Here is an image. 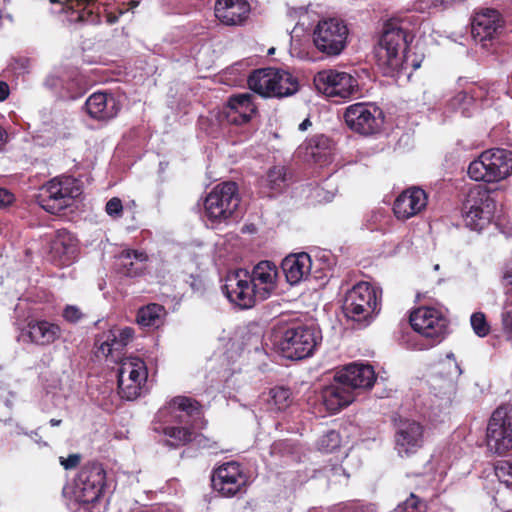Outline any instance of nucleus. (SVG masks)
Wrapping results in <instances>:
<instances>
[{
    "instance_id": "obj_57",
    "label": "nucleus",
    "mask_w": 512,
    "mask_h": 512,
    "mask_svg": "<svg viewBox=\"0 0 512 512\" xmlns=\"http://www.w3.org/2000/svg\"><path fill=\"white\" fill-rule=\"evenodd\" d=\"M312 126V122L310 121L309 118H306L304 119L300 124H299V127L298 129L300 131H306L309 127Z\"/></svg>"
},
{
    "instance_id": "obj_54",
    "label": "nucleus",
    "mask_w": 512,
    "mask_h": 512,
    "mask_svg": "<svg viewBox=\"0 0 512 512\" xmlns=\"http://www.w3.org/2000/svg\"><path fill=\"white\" fill-rule=\"evenodd\" d=\"M60 464L66 470H71L76 468L81 462L80 454H70L67 458L60 457Z\"/></svg>"
},
{
    "instance_id": "obj_53",
    "label": "nucleus",
    "mask_w": 512,
    "mask_h": 512,
    "mask_svg": "<svg viewBox=\"0 0 512 512\" xmlns=\"http://www.w3.org/2000/svg\"><path fill=\"white\" fill-rule=\"evenodd\" d=\"M464 90L470 97L472 103H474L477 100H482L486 96V90L480 86L475 85V84L470 85L469 87H467Z\"/></svg>"
},
{
    "instance_id": "obj_35",
    "label": "nucleus",
    "mask_w": 512,
    "mask_h": 512,
    "mask_svg": "<svg viewBox=\"0 0 512 512\" xmlns=\"http://www.w3.org/2000/svg\"><path fill=\"white\" fill-rule=\"evenodd\" d=\"M306 155L317 164L328 162L330 156V140L324 135H316L307 141Z\"/></svg>"
},
{
    "instance_id": "obj_24",
    "label": "nucleus",
    "mask_w": 512,
    "mask_h": 512,
    "mask_svg": "<svg viewBox=\"0 0 512 512\" xmlns=\"http://www.w3.org/2000/svg\"><path fill=\"white\" fill-rule=\"evenodd\" d=\"M27 335L32 343L48 346L61 337L62 329L57 323L45 319H30L27 322Z\"/></svg>"
},
{
    "instance_id": "obj_22",
    "label": "nucleus",
    "mask_w": 512,
    "mask_h": 512,
    "mask_svg": "<svg viewBox=\"0 0 512 512\" xmlns=\"http://www.w3.org/2000/svg\"><path fill=\"white\" fill-rule=\"evenodd\" d=\"M214 11L224 25L237 26L247 20L251 8L246 0H216Z\"/></svg>"
},
{
    "instance_id": "obj_23",
    "label": "nucleus",
    "mask_w": 512,
    "mask_h": 512,
    "mask_svg": "<svg viewBox=\"0 0 512 512\" xmlns=\"http://www.w3.org/2000/svg\"><path fill=\"white\" fill-rule=\"evenodd\" d=\"M257 112L250 93H239L229 97L226 117L230 124L241 126L250 122L252 115Z\"/></svg>"
},
{
    "instance_id": "obj_40",
    "label": "nucleus",
    "mask_w": 512,
    "mask_h": 512,
    "mask_svg": "<svg viewBox=\"0 0 512 512\" xmlns=\"http://www.w3.org/2000/svg\"><path fill=\"white\" fill-rule=\"evenodd\" d=\"M495 475L507 488L512 489V462L500 460L495 464Z\"/></svg>"
},
{
    "instance_id": "obj_11",
    "label": "nucleus",
    "mask_w": 512,
    "mask_h": 512,
    "mask_svg": "<svg viewBox=\"0 0 512 512\" xmlns=\"http://www.w3.org/2000/svg\"><path fill=\"white\" fill-rule=\"evenodd\" d=\"M240 204L238 185L227 181L216 185L204 200L206 217L212 222L230 218Z\"/></svg>"
},
{
    "instance_id": "obj_6",
    "label": "nucleus",
    "mask_w": 512,
    "mask_h": 512,
    "mask_svg": "<svg viewBox=\"0 0 512 512\" xmlns=\"http://www.w3.org/2000/svg\"><path fill=\"white\" fill-rule=\"evenodd\" d=\"M322 337L313 325H289L277 341L282 355L291 360H302L313 355Z\"/></svg>"
},
{
    "instance_id": "obj_27",
    "label": "nucleus",
    "mask_w": 512,
    "mask_h": 512,
    "mask_svg": "<svg viewBox=\"0 0 512 512\" xmlns=\"http://www.w3.org/2000/svg\"><path fill=\"white\" fill-rule=\"evenodd\" d=\"M493 183H498L512 175V151L504 148L486 150Z\"/></svg>"
},
{
    "instance_id": "obj_45",
    "label": "nucleus",
    "mask_w": 512,
    "mask_h": 512,
    "mask_svg": "<svg viewBox=\"0 0 512 512\" xmlns=\"http://www.w3.org/2000/svg\"><path fill=\"white\" fill-rule=\"evenodd\" d=\"M45 86L62 98L65 87V71L60 74H51L45 79Z\"/></svg>"
},
{
    "instance_id": "obj_50",
    "label": "nucleus",
    "mask_w": 512,
    "mask_h": 512,
    "mask_svg": "<svg viewBox=\"0 0 512 512\" xmlns=\"http://www.w3.org/2000/svg\"><path fill=\"white\" fill-rule=\"evenodd\" d=\"M502 283L505 288V294L512 297V261L504 266Z\"/></svg>"
},
{
    "instance_id": "obj_43",
    "label": "nucleus",
    "mask_w": 512,
    "mask_h": 512,
    "mask_svg": "<svg viewBox=\"0 0 512 512\" xmlns=\"http://www.w3.org/2000/svg\"><path fill=\"white\" fill-rule=\"evenodd\" d=\"M340 446V435L335 430L328 431L319 440V447L324 452H333Z\"/></svg>"
},
{
    "instance_id": "obj_29",
    "label": "nucleus",
    "mask_w": 512,
    "mask_h": 512,
    "mask_svg": "<svg viewBox=\"0 0 512 512\" xmlns=\"http://www.w3.org/2000/svg\"><path fill=\"white\" fill-rule=\"evenodd\" d=\"M274 73V67L259 68L253 70L248 77V87L264 98H275V81L278 79Z\"/></svg>"
},
{
    "instance_id": "obj_18",
    "label": "nucleus",
    "mask_w": 512,
    "mask_h": 512,
    "mask_svg": "<svg viewBox=\"0 0 512 512\" xmlns=\"http://www.w3.org/2000/svg\"><path fill=\"white\" fill-rule=\"evenodd\" d=\"M376 379L377 375L373 366L359 362L345 365L334 375V380L349 388L355 397L360 392L371 389Z\"/></svg>"
},
{
    "instance_id": "obj_26",
    "label": "nucleus",
    "mask_w": 512,
    "mask_h": 512,
    "mask_svg": "<svg viewBox=\"0 0 512 512\" xmlns=\"http://www.w3.org/2000/svg\"><path fill=\"white\" fill-rule=\"evenodd\" d=\"M356 399L349 388L334 380V383L322 390V401L326 410L332 414L350 405Z\"/></svg>"
},
{
    "instance_id": "obj_38",
    "label": "nucleus",
    "mask_w": 512,
    "mask_h": 512,
    "mask_svg": "<svg viewBox=\"0 0 512 512\" xmlns=\"http://www.w3.org/2000/svg\"><path fill=\"white\" fill-rule=\"evenodd\" d=\"M81 78L77 70L65 71V87L63 99H76L82 95Z\"/></svg>"
},
{
    "instance_id": "obj_12",
    "label": "nucleus",
    "mask_w": 512,
    "mask_h": 512,
    "mask_svg": "<svg viewBox=\"0 0 512 512\" xmlns=\"http://www.w3.org/2000/svg\"><path fill=\"white\" fill-rule=\"evenodd\" d=\"M148 377L146 363L138 357L120 361L117 374L118 394L122 399L133 401L145 393Z\"/></svg>"
},
{
    "instance_id": "obj_51",
    "label": "nucleus",
    "mask_w": 512,
    "mask_h": 512,
    "mask_svg": "<svg viewBox=\"0 0 512 512\" xmlns=\"http://www.w3.org/2000/svg\"><path fill=\"white\" fill-rule=\"evenodd\" d=\"M135 331L132 327L116 330V337L125 347L134 339Z\"/></svg>"
},
{
    "instance_id": "obj_41",
    "label": "nucleus",
    "mask_w": 512,
    "mask_h": 512,
    "mask_svg": "<svg viewBox=\"0 0 512 512\" xmlns=\"http://www.w3.org/2000/svg\"><path fill=\"white\" fill-rule=\"evenodd\" d=\"M470 323L473 331L479 337H485L490 332V326L483 312H475L471 315Z\"/></svg>"
},
{
    "instance_id": "obj_34",
    "label": "nucleus",
    "mask_w": 512,
    "mask_h": 512,
    "mask_svg": "<svg viewBox=\"0 0 512 512\" xmlns=\"http://www.w3.org/2000/svg\"><path fill=\"white\" fill-rule=\"evenodd\" d=\"M166 315L164 306L158 303H150L138 309L136 322L143 328H159Z\"/></svg>"
},
{
    "instance_id": "obj_49",
    "label": "nucleus",
    "mask_w": 512,
    "mask_h": 512,
    "mask_svg": "<svg viewBox=\"0 0 512 512\" xmlns=\"http://www.w3.org/2000/svg\"><path fill=\"white\" fill-rule=\"evenodd\" d=\"M62 317L69 323H77L82 319L83 313L77 306L67 305L63 310Z\"/></svg>"
},
{
    "instance_id": "obj_1",
    "label": "nucleus",
    "mask_w": 512,
    "mask_h": 512,
    "mask_svg": "<svg viewBox=\"0 0 512 512\" xmlns=\"http://www.w3.org/2000/svg\"><path fill=\"white\" fill-rule=\"evenodd\" d=\"M277 267L271 261H261L251 272L236 269L228 272L222 291L228 300L241 309L252 308L257 301L267 299L275 288Z\"/></svg>"
},
{
    "instance_id": "obj_15",
    "label": "nucleus",
    "mask_w": 512,
    "mask_h": 512,
    "mask_svg": "<svg viewBox=\"0 0 512 512\" xmlns=\"http://www.w3.org/2000/svg\"><path fill=\"white\" fill-rule=\"evenodd\" d=\"M504 24L502 15L497 10L486 9L475 15L471 33L482 48L494 52L504 32Z\"/></svg>"
},
{
    "instance_id": "obj_44",
    "label": "nucleus",
    "mask_w": 512,
    "mask_h": 512,
    "mask_svg": "<svg viewBox=\"0 0 512 512\" xmlns=\"http://www.w3.org/2000/svg\"><path fill=\"white\" fill-rule=\"evenodd\" d=\"M397 512H425V503L416 495L411 494L402 504L398 505Z\"/></svg>"
},
{
    "instance_id": "obj_13",
    "label": "nucleus",
    "mask_w": 512,
    "mask_h": 512,
    "mask_svg": "<svg viewBox=\"0 0 512 512\" xmlns=\"http://www.w3.org/2000/svg\"><path fill=\"white\" fill-rule=\"evenodd\" d=\"M487 446L504 455L512 450V405H502L493 411L487 425Z\"/></svg>"
},
{
    "instance_id": "obj_59",
    "label": "nucleus",
    "mask_w": 512,
    "mask_h": 512,
    "mask_svg": "<svg viewBox=\"0 0 512 512\" xmlns=\"http://www.w3.org/2000/svg\"><path fill=\"white\" fill-rule=\"evenodd\" d=\"M116 21H117V16L112 15V14H108V22L109 23H114Z\"/></svg>"
},
{
    "instance_id": "obj_36",
    "label": "nucleus",
    "mask_w": 512,
    "mask_h": 512,
    "mask_svg": "<svg viewBox=\"0 0 512 512\" xmlns=\"http://www.w3.org/2000/svg\"><path fill=\"white\" fill-rule=\"evenodd\" d=\"M274 73L277 74L276 77L279 79L275 81V93L272 96H275V98L289 97L299 90L298 80L290 72L274 68Z\"/></svg>"
},
{
    "instance_id": "obj_46",
    "label": "nucleus",
    "mask_w": 512,
    "mask_h": 512,
    "mask_svg": "<svg viewBox=\"0 0 512 512\" xmlns=\"http://www.w3.org/2000/svg\"><path fill=\"white\" fill-rule=\"evenodd\" d=\"M501 319L504 331L512 335V298L503 304Z\"/></svg>"
},
{
    "instance_id": "obj_9",
    "label": "nucleus",
    "mask_w": 512,
    "mask_h": 512,
    "mask_svg": "<svg viewBox=\"0 0 512 512\" xmlns=\"http://www.w3.org/2000/svg\"><path fill=\"white\" fill-rule=\"evenodd\" d=\"M349 28L340 18L321 19L312 34L316 49L328 57L339 56L347 47Z\"/></svg>"
},
{
    "instance_id": "obj_20",
    "label": "nucleus",
    "mask_w": 512,
    "mask_h": 512,
    "mask_svg": "<svg viewBox=\"0 0 512 512\" xmlns=\"http://www.w3.org/2000/svg\"><path fill=\"white\" fill-rule=\"evenodd\" d=\"M424 427L414 420H401L395 433V444L398 453L403 456L415 453L422 447Z\"/></svg>"
},
{
    "instance_id": "obj_52",
    "label": "nucleus",
    "mask_w": 512,
    "mask_h": 512,
    "mask_svg": "<svg viewBox=\"0 0 512 512\" xmlns=\"http://www.w3.org/2000/svg\"><path fill=\"white\" fill-rule=\"evenodd\" d=\"M432 8L444 11L456 5L462 4L465 0H429Z\"/></svg>"
},
{
    "instance_id": "obj_14",
    "label": "nucleus",
    "mask_w": 512,
    "mask_h": 512,
    "mask_svg": "<svg viewBox=\"0 0 512 512\" xmlns=\"http://www.w3.org/2000/svg\"><path fill=\"white\" fill-rule=\"evenodd\" d=\"M211 484L218 494L232 498L246 493L248 476L239 462L229 461L213 469Z\"/></svg>"
},
{
    "instance_id": "obj_47",
    "label": "nucleus",
    "mask_w": 512,
    "mask_h": 512,
    "mask_svg": "<svg viewBox=\"0 0 512 512\" xmlns=\"http://www.w3.org/2000/svg\"><path fill=\"white\" fill-rule=\"evenodd\" d=\"M472 101L465 90L458 92L452 99L451 105L454 108H459L462 113L465 114L469 107L472 105Z\"/></svg>"
},
{
    "instance_id": "obj_48",
    "label": "nucleus",
    "mask_w": 512,
    "mask_h": 512,
    "mask_svg": "<svg viewBox=\"0 0 512 512\" xmlns=\"http://www.w3.org/2000/svg\"><path fill=\"white\" fill-rule=\"evenodd\" d=\"M106 213L113 218H120L123 215V204L120 198H111L105 206Z\"/></svg>"
},
{
    "instance_id": "obj_33",
    "label": "nucleus",
    "mask_w": 512,
    "mask_h": 512,
    "mask_svg": "<svg viewBox=\"0 0 512 512\" xmlns=\"http://www.w3.org/2000/svg\"><path fill=\"white\" fill-rule=\"evenodd\" d=\"M98 0H67L68 7L77 13L76 20L90 24L100 22L101 6Z\"/></svg>"
},
{
    "instance_id": "obj_4",
    "label": "nucleus",
    "mask_w": 512,
    "mask_h": 512,
    "mask_svg": "<svg viewBox=\"0 0 512 512\" xmlns=\"http://www.w3.org/2000/svg\"><path fill=\"white\" fill-rule=\"evenodd\" d=\"M106 485V471L102 464L88 462L76 474L69 499L86 512H101L100 504Z\"/></svg>"
},
{
    "instance_id": "obj_17",
    "label": "nucleus",
    "mask_w": 512,
    "mask_h": 512,
    "mask_svg": "<svg viewBox=\"0 0 512 512\" xmlns=\"http://www.w3.org/2000/svg\"><path fill=\"white\" fill-rule=\"evenodd\" d=\"M316 89L328 97L349 99L358 92V81L346 72L333 69L319 71L314 76Z\"/></svg>"
},
{
    "instance_id": "obj_30",
    "label": "nucleus",
    "mask_w": 512,
    "mask_h": 512,
    "mask_svg": "<svg viewBox=\"0 0 512 512\" xmlns=\"http://www.w3.org/2000/svg\"><path fill=\"white\" fill-rule=\"evenodd\" d=\"M97 357L110 358L114 362H120L125 346L116 337V330L110 329L97 335L95 338Z\"/></svg>"
},
{
    "instance_id": "obj_21",
    "label": "nucleus",
    "mask_w": 512,
    "mask_h": 512,
    "mask_svg": "<svg viewBox=\"0 0 512 512\" xmlns=\"http://www.w3.org/2000/svg\"><path fill=\"white\" fill-rule=\"evenodd\" d=\"M426 205V192L419 187H413L403 191L395 199L393 212L396 218L406 220L420 213Z\"/></svg>"
},
{
    "instance_id": "obj_39",
    "label": "nucleus",
    "mask_w": 512,
    "mask_h": 512,
    "mask_svg": "<svg viewBox=\"0 0 512 512\" xmlns=\"http://www.w3.org/2000/svg\"><path fill=\"white\" fill-rule=\"evenodd\" d=\"M270 404L278 411L286 410L293 401L292 392L286 387H274L270 390Z\"/></svg>"
},
{
    "instance_id": "obj_55",
    "label": "nucleus",
    "mask_w": 512,
    "mask_h": 512,
    "mask_svg": "<svg viewBox=\"0 0 512 512\" xmlns=\"http://www.w3.org/2000/svg\"><path fill=\"white\" fill-rule=\"evenodd\" d=\"M15 200L14 194L7 188L0 187V208L11 205Z\"/></svg>"
},
{
    "instance_id": "obj_8",
    "label": "nucleus",
    "mask_w": 512,
    "mask_h": 512,
    "mask_svg": "<svg viewBox=\"0 0 512 512\" xmlns=\"http://www.w3.org/2000/svg\"><path fill=\"white\" fill-rule=\"evenodd\" d=\"M496 209L490 190L483 185L471 187L465 195L461 214L466 227L480 232L492 221Z\"/></svg>"
},
{
    "instance_id": "obj_56",
    "label": "nucleus",
    "mask_w": 512,
    "mask_h": 512,
    "mask_svg": "<svg viewBox=\"0 0 512 512\" xmlns=\"http://www.w3.org/2000/svg\"><path fill=\"white\" fill-rule=\"evenodd\" d=\"M9 94V85L5 81L0 80V102L6 100Z\"/></svg>"
},
{
    "instance_id": "obj_25",
    "label": "nucleus",
    "mask_w": 512,
    "mask_h": 512,
    "mask_svg": "<svg viewBox=\"0 0 512 512\" xmlns=\"http://www.w3.org/2000/svg\"><path fill=\"white\" fill-rule=\"evenodd\" d=\"M281 268L287 282L295 285L309 275L312 268V260L306 252L290 254L283 259Z\"/></svg>"
},
{
    "instance_id": "obj_32",
    "label": "nucleus",
    "mask_w": 512,
    "mask_h": 512,
    "mask_svg": "<svg viewBox=\"0 0 512 512\" xmlns=\"http://www.w3.org/2000/svg\"><path fill=\"white\" fill-rule=\"evenodd\" d=\"M292 180L291 170L284 165L271 167L260 179V186L272 193H281Z\"/></svg>"
},
{
    "instance_id": "obj_31",
    "label": "nucleus",
    "mask_w": 512,
    "mask_h": 512,
    "mask_svg": "<svg viewBox=\"0 0 512 512\" xmlns=\"http://www.w3.org/2000/svg\"><path fill=\"white\" fill-rule=\"evenodd\" d=\"M75 251V237L66 229L57 230L50 245V252L53 258L58 259L60 264L65 265L71 261Z\"/></svg>"
},
{
    "instance_id": "obj_5",
    "label": "nucleus",
    "mask_w": 512,
    "mask_h": 512,
    "mask_svg": "<svg viewBox=\"0 0 512 512\" xmlns=\"http://www.w3.org/2000/svg\"><path fill=\"white\" fill-rule=\"evenodd\" d=\"M382 290L369 282L356 283L345 294L343 313L355 322L368 325L381 310Z\"/></svg>"
},
{
    "instance_id": "obj_19",
    "label": "nucleus",
    "mask_w": 512,
    "mask_h": 512,
    "mask_svg": "<svg viewBox=\"0 0 512 512\" xmlns=\"http://www.w3.org/2000/svg\"><path fill=\"white\" fill-rule=\"evenodd\" d=\"M85 108L91 118L108 121L118 115L122 104L120 98L114 93L97 91L87 98Z\"/></svg>"
},
{
    "instance_id": "obj_16",
    "label": "nucleus",
    "mask_w": 512,
    "mask_h": 512,
    "mask_svg": "<svg viewBox=\"0 0 512 512\" xmlns=\"http://www.w3.org/2000/svg\"><path fill=\"white\" fill-rule=\"evenodd\" d=\"M409 323L415 332L439 343L447 332L449 321L441 310L421 306L410 313Z\"/></svg>"
},
{
    "instance_id": "obj_7",
    "label": "nucleus",
    "mask_w": 512,
    "mask_h": 512,
    "mask_svg": "<svg viewBox=\"0 0 512 512\" xmlns=\"http://www.w3.org/2000/svg\"><path fill=\"white\" fill-rule=\"evenodd\" d=\"M81 194L79 181L72 176H57L45 183L38 194V204L46 212L61 214Z\"/></svg>"
},
{
    "instance_id": "obj_37",
    "label": "nucleus",
    "mask_w": 512,
    "mask_h": 512,
    "mask_svg": "<svg viewBox=\"0 0 512 512\" xmlns=\"http://www.w3.org/2000/svg\"><path fill=\"white\" fill-rule=\"evenodd\" d=\"M489 166L487 153L484 150L476 159L470 162L467 169L468 176L476 182L492 184L493 178Z\"/></svg>"
},
{
    "instance_id": "obj_58",
    "label": "nucleus",
    "mask_w": 512,
    "mask_h": 512,
    "mask_svg": "<svg viewBox=\"0 0 512 512\" xmlns=\"http://www.w3.org/2000/svg\"><path fill=\"white\" fill-rule=\"evenodd\" d=\"M49 423H50V425H51V426H59V425L62 423V420L52 418V419L49 421Z\"/></svg>"
},
{
    "instance_id": "obj_2",
    "label": "nucleus",
    "mask_w": 512,
    "mask_h": 512,
    "mask_svg": "<svg viewBox=\"0 0 512 512\" xmlns=\"http://www.w3.org/2000/svg\"><path fill=\"white\" fill-rule=\"evenodd\" d=\"M413 35L409 29V21L401 17H391L383 24L382 32L374 48L377 66L383 75L393 76L395 72L406 70L409 63L407 49ZM417 69L419 63H411Z\"/></svg>"
},
{
    "instance_id": "obj_42",
    "label": "nucleus",
    "mask_w": 512,
    "mask_h": 512,
    "mask_svg": "<svg viewBox=\"0 0 512 512\" xmlns=\"http://www.w3.org/2000/svg\"><path fill=\"white\" fill-rule=\"evenodd\" d=\"M439 374L447 375V377L444 379V385L448 389H452L454 387V380L461 374V370L457 363L447 362L441 365Z\"/></svg>"
},
{
    "instance_id": "obj_10",
    "label": "nucleus",
    "mask_w": 512,
    "mask_h": 512,
    "mask_svg": "<svg viewBox=\"0 0 512 512\" xmlns=\"http://www.w3.org/2000/svg\"><path fill=\"white\" fill-rule=\"evenodd\" d=\"M343 118L347 127L354 133L371 136L382 130L385 115L375 103L358 102L346 107Z\"/></svg>"
},
{
    "instance_id": "obj_60",
    "label": "nucleus",
    "mask_w": 512,
    "mask_h": 512,
    "mask_svg": "<svg viewBox=\"0 0 512 512\" xmlns=\"http://www.w3.org/2000/svg\"><path fill=\"white\" fill-rule=\"evenodd\" d=\"M335 474L339 473L340 471H342V467L341 466H334L332 469H331Z\"/></svg>"
},
{
    "instance_id": "obj_28",
    "label": "nucleus",
    "mask_w": 512,
    "mask_h": 512,
    "mask_svg": "<svg viewBox=\"0 0 512 512\" xmlns=\"http://www.w3.org/2000/svg\"><path fill=\"white\" fill-rule=\"evenodd\" d=\"M149 257L145 251L127 249L119 255V272L127 277L144 275Z\"/></svg>"
},
{
    "instance_id": "obj_3",
    "label": "nucleus",
    "mask_w": 512,
    "mask_h": 512,
    "mask_svg": "<svg viewBox=\"0 0 512 512\" xmlns=\"http://www.w3.org/2000/svg\"><path fill=\"white\" fill-rule=\"evenodd\" d=\"M203 415L202 405L187 396H176L159 410L158 418L164 424L161 433L168 437L165 445L179 448L196 440L199 436L195 431L196 420Z\"/></svg>"
}]
</instances>
